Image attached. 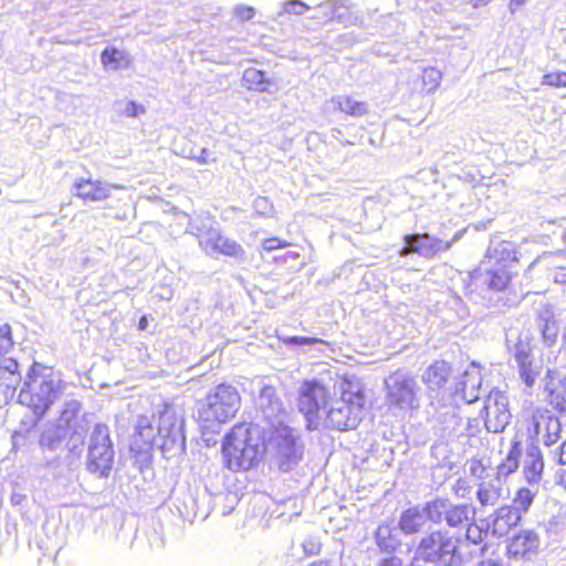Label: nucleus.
Here are the masks:
<instances>
[{"mask_svg": "<svg viewBox=\"0 0 566 566\" xmlns=\"http://www.w3.org/2000/svg\"><path fill=\"white\" fill-rule=\"evenodd\" d=\"M537 326L544 344L548 347L555 345L559 334V324L551 305L543 304L538 308Z\"/></svg>", "mask_w": 566, "mask_h": 566, "instance_id": "obj_24", "label": "nucleus"}, {"mask_svg": "<svg viewBox=\"0 0 566 566\" xmlns=\"http://www.w3.org/2000/svg\"><path fill=\"white\" fill-rule=\"evenodd\" d=\"M563 342L566 344V329L563 333ZM547 374L552 378L566 377V348H560L554 358L553 366L547 367Z\"/></svg>", "mask_w": 566, "mask_h": 566, "instance_id": "obj_40", "label": "nucleus"}, {"mask_svg": "<svg viewBox=\"0 0 566 566\" xmlns=\"http://www.w3.org/2000/svg\"><path fill=\"white\" fill-rule=\"evenodd\" d=\"M243 81L249 90L268 92V85L270 81L263 71L256 69H248L243 73Z\"/></svg>", "mask_w": 566, "mask_h": 566, "instance_id": "obj_35", "label": "nucleus"}, {"mask_svg": "<svg viewBox=\"0 0 566 566\" xmlns=\"http://www.w3.org/2000/svg\"><path fill=\"white\" fill-rule=\"evenodd\" d=\"M271 444L275 449L274 459L281 471H291L302 460L303 447L297 443L293 429H277L271 438Z\"/></svg>", "mask_w": 566, "mask_h": 566, "instance_id": "obj_13", "label": "nucleus"}, {"mask_svg": "<svg viewBox=\"0 0 566 566\" xmlns=\"http://www.w3.org/2000/svg\"><path fill=\"white\" fill-rule=\"evenodd\" d=\"M253 208L256 213L268 216L272 210V203L265 197H258L253 201Z\"/></svg>", "mask_w": 566, "mask_h": 566, "instance_id": "obj_52", "label": "nucleus"}, {"mask_svg": "<svg viewBox=\"0 0 566 566\" xmlns=\"http://www.w3.org/2000/svg\"><path fill=\"white\" fill-rule=\"evenodd\" d=\"M350 8L352 3L349 0H335L333 21L342 24L352 23L353 14L350 12Z\"/></svg>", "mask_w": 566, "mask_h": 566, "instance_id": "obj_43", "label": "nucleus"}, {"mask_svg": "<svg viewBox=\"0 0 566 566\" xmlns=\"http://www.w3.org/2000/svg\"><path fill=\"white\" fill-rule=\"evenodd\" d=\"M539 539L533 531H522L513 536L507 544L510 557L520 558L535 552L538 548Z\"/></svg>", "mask_w": 566, "mask_h": 566, "instance_id": "obj_27", "label": "nucleus"}, {"mask_svg": "<svg viewBox=\"0 0 566 566\" xmlns=\"http://www.w3.org/2000/svg\"><path fill=\"white\" fill-rule=\"evenodd\" d=\"M527 430L537 443L551 447L560 439L562 423L552 411L537 408L533 411Z\"/></svg>", "mask_w": 566, "mask_h": 566, "instance_id": "obj_16", "label": "nucleus"}, {"mask_svg": "<svg viewBox=\"0 0 566 566\" xmlns=\"http://www.w3.org/2000/svg\"><path fill=\"white\" fill-rule=\"evenodd\" d=\"M80 409L81 403L76 400H70L65 402L64 409L61 412V417L57 423H63L69 429L71 421L80 412Z\"/></svg>", "mask_w": 566, "mask_h": 566, "instance_id": "obj_47", "label": "nucleus"}, {"mask_svg": "<svg viewBox=\"0 0 566 566\" xmlns=\"http://www.w3.org/2000/svg\"><path fill=\"white\" fill-rule=\"evenodd\" d=\"M543 85L566 87V72L547 73L543 76Z\"/></svg>", "mask_w": 566, "mask_h": 566, "instance_id": "obj_51", "label": "nucleus"}, {"mask_svg": "<svg viewBox=\"0 0 566 566\" xmlns=\"http://www.w3.org/2000/svg\"><path fill=\"white\" fill-rule=\"evenodd\" d=\"M528 0H511L509 3V9L512 13H514L518 8L524 6Z\"/></svg>", "mask_w": 566, "mask_h": 566, "instance_id": "obj_60", "label": "nucleus"}, {"mask_svg": "<svg viewBox=\"0 0 566 566\" xmlns=\"http://www.w3.org/2000/svg\"><path fill=\"white\" fill-rule=\"evenodd\" d=\"M282 343L291 348L295 347H317V350L323 352L322 347L327 346V343L321 338L306 337V336H284L281 338Z\"/></svg>", "mask_w": 566, "mask_h": 566, "instance_id": "obj_37", "label": "nucleus"}, {"mask_svg": "<svg viewBox=\"0 0 566 566\" xmlns=\"http://www.w3.org/2000/svg\"><path fill=\"white\" fill-rule=\"evenodd\" d=\"M332 103L340 112L354 117H361L368 112V105L366 102L354 99L353 97L347 95H339L333 97Z\"/></svg>", "mask_w": 566, "mask_h": 566, "instance_id": "obj_32", "label": "nucleus"}, {"mask_svg": "<svg viewBox=\"0 0 566 566\" xmlns=\"http://www.w3.org/2000/svg\"><path fill=\"white\" fill-rule=\"evenodd\" d=\"M365 402L359 382L340 380L325 411L326 426L338 431L357 428L363 419Z\"/></svg>", "mask_w": 566, "mask_h": 566, "instance_id": "obj_4", "label": "nucleus"}, {"mask_svg": "<svg viewBox=\"0 0 566 566\" xmlns=\"http://www.w3.org/2000/svg\"><path fill=\"white\" fill-rule=\"evenodd\" d=\"M504 481L500 476L492 475L490 479L480 482L476 499L482 506H494L504 496Z\"/></svg>", "mask_w": 566, "mask_h": 566, "instance_id": "obj_26", "label": "nucleus"}, {"mask_svg": "<svg viewBox=\"0 0 566 566\" xmlns=\"http://www.w3.org/2000/svg\"><path fill=\"white\" fill-rule=\"evenodd\" d=\"M329 403L328 391L318 380H305L298 389L297 407L305 416L308 430H316L321 423V410Z\"/></svg>", "mask_w": 566, "mask_h": 566, "instance_id": "obj_11", "label": "nucleus"}, {"mask_svg": "<svg viewBox=\"0 0 566 566\" xmlns=\"http://www.w3.org/2000/svg\"><path fill=\"white\" fill-rule=\"evenodd\" d=\"M442 73L436 67H427L422 73L423 90L427 94L433 93L441 83Z\"/></svg>", "mask_w": 566, "mask_h": 566, "instance_id": "obj_41", "label": "nucleus"}, {"mask_svg": "<svg viewBox=\"0 0 566 566\" xmlns=\"http://www.w3.org/2000/svg\"><path fill=\"white\" fill-rule=\"evenodd\" d=\"M492 0H469V3L473 7V8H481V7H484L486 4H489Z\"/></svg>", "mask_w": 566, "mask_h": 566, "instance_id": "obj_61", "label": "nucleus"}, {"mask_svg": "<svg viewBox=\"0 0 566 566\" xmlns=\"http://www.w3.org/2000/svg\"><path fill=\"white\" fill-rule=\"evenodd\" d=\"M13 346V340L11 337V328L8 324L0 326V369L2 367L8 366V361H17L14 358L4 357V354L8 353Z\"/></svg>", "mask_w": 566, "mask_h": 566, "instance_id": "obj_38", "label": "nucleus"}, {"mask_svg": "<svg viewBox=\"0 0 566 566\" xmlns=\"http://www.w3.org/2000/svg\"><path fill=\"white\" fill-rule=\"evenodd\" d=\"M521 518L522 515L517 509H513L512 506L506 505L501 506L492 516V521L489 522L490 530L492 531V534L496 537L505 536L513 526H516L518 524Z\"/></svg>", "mask_w": 566, "mask_h": 566, "instance_id": "obj_25", "label": "nucleus"}, {"mask_svg": "<svg viewBox=\"0 0 566 566\" xmlns=\"http://www.w3.org/2000/svg\"><path fill=\"white\" fill-rule=\"evenodd\" d=\"M535 497V491L527 489V488H521L514 497V504L515 506L513 509H517L518 512H526L530 506L532 505Z\"/></svg>", "mask_w": 566, "mask_h": 566, "instance_id": "obj_44", "label": "nucleus"}, {"mask_svg": "<svg viewBox=\"0 0 566 566\" xmlns=\"http://www.w3.org/2000/svg\"><path fill=\"white\" fill-rule=\"evenodd\" d=\"M551 276L556 283L566 285V266L555 269Z\"/></svg>", "mask_w": 566, "mask_h": 566, "instance_id": "obj_56", "label": "nucleus"}, {"mask_svg": "<svg viewBox=\"0 0 566 566\" xmlns=\"http://www.w3.org/2000/svg\"><path fill=\"white\" fill-rule=\"evenodd\" d=\"M241 398L235 387L220 384L206 397L198 410V418L206 427L209 423H224L233 418L240 408Z\"/></svg>", "mask_w": 566, "mask_h": 566, "instance_id": "obj_7", "label": "nucleus"}, {"mask_svg": "<svg viewBox=\"0 0 566 566\" xmlns=\"http://www.w3.org/2000/svg\"><path fill=\"white\" fill-rule=\"evenodd\" d=\"M235 13L241 20L248 21L254 17V9L252 7L240 6L235 9Z\"/></svg>", "mask_w": 566, "mask_h": 566, "instance_id": "obj_55", "label": "nucleus"}, {"mask_svg": "<svg viewBox=\"0 0 566 566\" xmlns=\"http://www.w3.org/2000/svg\"><path fill=\"white\" fill-rule=\"evenodd\" d=\"M461 428V437H475L481 432V424L478 418H464Z\"/></svg>", "mask_w": 566, "mask_h": 566, "instance_id": "obj_50", "label": "nucleus"}, {"mask_svg": "<svg viewBox=\"0 0 566 566\" xmlns=\"http://www.w3.org/2000/svg\"><path fill=\"white\" fill-rule=\"evenodd\" d=\"M389 524H381L375 532V539L378 547L385 552H392L398 545V539L392 536Z\"/></svg>", "mask_w": 566, "mask_h": 566, "instance_id": "obj_36", "label": "nucleus"}, {"mask_svg": "<svg viewBox=\"0 0 566 566\" xmlns=\"http://www.w3.org/2000/svg\"><path fill=\"white\" fill-rule=\"evenodd\" d=\"M147 326H148L147 317H146V316H142V317L139 318V322H138V328H139L140 331H145V329L147 328Z\"/></svg>", "mask_w": 566, "mask_h": 566, "instance_id": "obj_63", "label": "nucleus"}, {"mask_svg": "<svg viewBox=\"0 0 566 566\" xmlns=\"http://www.w3.org/2000/svg\"><path fill=\"white\" fill-rule=\"evenodd\" d=\"M479 566H501V564L497 560L489 558L482 560Z\"/></svg>", "mask_w": 566, "mask_h": 566, "instance_id": "obj_62", "label": "nucleus"}, {"mask_svg": "<svg viewBox=\"0 0 566 566\" xmlns=\"http://www.w3.org/2000/svg\"><path fill=\"white\" fill-rule=\"evenodd\" d=\"M18 401L30 408L40 419L60 398L63 391L62 380L52 368L33 363L23 380Z\"/></svg>", "mask_w": 566, "mask_h": 566, "instance_id": "obj_2", "label": "nucleus"}, {"mask_svg": "<svg viewBox=\"0 0 566 566\" xmlns=\"http://www.w3.org/2000/svg\"><path fill=\"white\" fill-rule=\"evenodd\" d=\"M386 401L389 409L409 411L420 407V387L408 371L397 370L385 379Z\"/></svg>", "mask_w": 566, "mask_h": 566, "instance_id": "obj_10", "label": "nucleus"}, {"mask_svg": "<svg viewBox=\"0 0 566 566\" xmlns=\"http://www.w3.org/2000/svg\"><path fill=\"white\" fill-rule=\"evenodd\" d=\"M482 378L479 371H465L454 382L453 389L448 397L460 403H473L480 397Z\"/></svg>", "mask_w": 566, "mask_h": 566, "instance_id": "obj_19", "label": "nucleus"}, {"mask_svg": "<svg viewBox=\"0 0 566 566\" xmlns=\"http://www.w3.org/2000/svg\"><path fill=\"white\" fill-rule=\"evenodd\" d=\"M427 520L436 524L446 523L449 527H459L474 518L475 509L467 503H453L449 499L438 497L424 504Z\"/></svg>", "mask_w": 566, "mask_h": 566, "instance_id": "obj_12", "label": "nucleus"}, {"mask_svg": "<svg viewBox=\"0 0 566 566\" xmlns=\"http://www.w3.org/2000/svg\"><path fill=\"white\" fill-rule=\"evenodd\" d=\"M490 531L489 521L481 520L478 523L469 524L467 527V541L472 544H481Z\"/></svg>", "mask_w": 566, "mask_h": 566, "instance_id": "obj_39", "label": "nucleus"}, {"mask_svg": "<svg viewBox=\"0 0 566 566\" xmlns=\"http://www.w3.org/2000/svg\"><path fill=\"white\" fill-rule=\"evenodd\" d=\"M287 243L285 241L280 240L279 238H269L263 241V249L265 251H273L277 248H284Z\"/></svg>", "mask_w": 566, "mask_h": 566, "instance_id": "obj_54", "label": "nucleus"}, {"mask_svg": "<svg viewBox=\"0 0 566 566\" xmlns=\"http://www.w3.org/2000/svg\"><path fill=\"white\" fill-rule=\"evenodd\" d=\"M145 112V107L142 104H138L134 101H129L124 109V114L127 117H138L140 114H144Z\"/></svg>", "mask_w": 566, "mask_h": 566, "instance_id": "obj_53", "label": "nucleus"}, {"mask_svg": "<svg viewBox=\"0 0 566 566\" xmlns=\"http://www.w3.org/2000/svg\"><path fill=\"white\" fill-rule=\"evenodd\" d=\"M184 411L178 406L164 403L150 420L140 416L136 424L134 443L140 440L139 449L158 448L166 459L180 455L186 451V436L184 432Z\"/></svg>", "mask_w": 566, "mask_h": 566, "instance_id": "obj_1", "label": "nucleus"}, {"mask_svg": "<svg viewBox=\"0 0 566 566\" xmlns=\"http://www.w3.org/2000/svg\"><path fill=\"white\" fill-rule=\"evenodd\" d=\"M511 279V273L504 266H499L486 272L484 283L491 290L503 291L509 285Z\"/></svg>", "mask_w": 566, "mask_h": 566, "instance_id": "obj_34", "label": "nucleus"}, {"mask_svg": "<svg viewBox=\"0 0 566 566\" xmlns=\"http://www.w3.org/2000/svg\"><path fill=\"white\" fill-rule=\"evenodd\" d=\"M256 406L263 418L268 420L271 426H274L276 422L281 423L280 417L283 412V403L277 397L273 386L264 385L260 389Z\"/></svg>", "mask_w": 566, "mask_h": 566, "instance_id": "obj_20", "label": "nucleus"}, {"mask_svg": "<svg viewBox=\"0 0 566 566\" xmlns=\"http://www.w3.org/2000/svg\"><path fill=\"white\" fill-rule=\"evenodd\" d=\"M101 63L107 71L126 70L132 64L129 54L115 46H106L101 53Z\"/></svg>", "mask_w": 566, "mask_h": 566, "instance_id": "obj_29", "label": "nucleus"}, {"mask_svg": "<svg viewBox=\"0 0 566 566\" xmlns=\"http://www.w3.org/2000/svg\"><path fill=\"white\" fill-rule=\"evenodd\" d=\"M544 461L541 450L532 446L527 449L524 460V475L530 483H537L543 473Z\"/></svg>", "mask_w": 566, "mask_h": 566, "instance_id": "obj_31", "label": "nucleus"}, {"mask_svg": "<svg viewBox=\"0 0 566 566\" xmlns=\"http://www.w3.org/2000/svg\"><path fill=\"white\" fill-rule=\"evenodd\" d=\"M431 405L436 408V418L441 424L442 430L447 431L449 436L460 438L461 428L464 422V417L461 412V403L443 395L436 401L432 400Z\"/></svg>", "mask_w": 566, "mask_h": 566, "instance_id": "obj_17", "label": "nucleus"}, {"mask_svg": "<svg viewBox=\"0 0 566 566\" xmlns=\"http://www.w3.org/2000/svg\"><path fill=\"white\" fill-rule=\"evenodd\" d=\"M310 9L311 7L302 0H287L282 3V11L279 12V17L283 14L302 15Z\"/></svg>", "mask_w": 566, "mask_h": 566, "instance_id": "obj_46", "label": "nucleus"}, {"mask_svg": "<svg viewBox=\"0 0 566 566\" xmlns=\"http://www.w3.org/2000/svg\"><path fill=\"white\" fill-rule=\"evenodd\" d=\"M460 238V232H457L450 241H444L429 233L407 234L403 238L405 245L400 250V255L405 256L409 253H417L422 258L432 259L440 252L448 251Z\"/></svg>", "mask_w": 566, "mask_h": 566, "instance_id": "obj_15", "label": "nucleus"}, {"mask_svg": "<svg viewBox=\"0 0 566 566\" xmlns=\"http://www.w3.org/2000/svg\"><path fill=\"white\" fill-rule=\"evenodd\" d=\"M69 429L63 423H48L42 430L39 444L42 449L57 451L61 449Z\"/></svg>", "mask_w": 566, "mask_h": 566, "instance_id": "obj_28", "label": "nucleus"}, {"mask_svg": "<svg viewBox=\"0 0 566 566\" xmlns=\"http://www.w3.org/2000/svg\"><path fill=\"white\" fill-rule=\"evenodd\" d=\"M379 566H403L402 560L398 557L384 558Z\"/></svg>", "mask_w": 566, "mask_h": 566, "instance_id": "obj_58", "label": "nucleus"}, {"mask_svg": "<svg viewBox=\"0 0 566 566\" xmlns=\"http://www.w3.org/2000/svg\"><path fill=\"white\" fill-rule=\"evenodd\" d=\"M486 548H488V546H486V545H483V546L481 547V549H480V551H481V553H484V552L486 551Z\"/></svg>", "mask_w": 566, "mask_h": 566, "instance_id": "obj_64", "label": "nucleus"}, {"mask_svg": "<svg viewBox=\"0 0 566 566\" xmlns=\"http://www.w3.org/2000/svg\"><path fill=\"white\" fill-rule=\"evenodd\" d=\"M426 518L424 506H412L401 513L398 524L405 534L410 535L422 528Z\"/></svg>", "mask_w": 566, "mask_h": 566, "instance_id": "obj_30", "label": "nucleus"}, {"mask_svg": "<svg viewBox=\"0 0 566 566\" xmlns=\"http://www.w3.org/2000/svg\"><path fill=\"white\" fill-rule=\"evenodd\" d=\"M113 188L122 187L105 184L101 180L80 178L74 182L73 193L83 200L96 202L109 198Z\"/></svg>", "mask_w": 566, "mask_h": 566, "instance_id": "obj_21", "label": "nucleus"}, {"mask_svg": "<svg viewBox=\"0 0 566 566\" xmlns=\"http://www.w3.org/2000/svg\"><path fill=\"white\" fill-rule=\"evenodd\" d=\"M467 490V482L462 479H458L454 486H453V491L455 492L457 495H461L463 496L464 492Z\"/></svg>", "mask_w": 566, "mask_h": 566, "instance_id": "obj_59", "label": "nucleus"}, {"mask_svg": "<svg viewBox=\"0 0 566 566\" xmlns=\"http://www.w3.org/2000/svg\"><path fill=\"white\" fill-rule=\"evenodd\" d=\"M415 559L433 566H458L461 562L459 538L436 530L422 536L415 549Z\"/></svg>", "mask_w": 566, "mask_h": 566, "instance_id": "obj_6", "label": "nucleus"}, {"mask_svg": "<svg viewBox=\"0 0 566 566\" xmlns=\"http://www.w3.org/2000/svg\"><path fill=\"white\" fill-rule=\"evenodd\" d=\"M334 7L335 0L323 1L314 8L315 13L311 18L322 20L324 22H332L334 18Z\"/></svg>", "mask_w": 566, "mask_h": 566, "instance_id": "obj_45", "label": "nucleus"}, {"mask_svg": "<svg viewBox=\"0 0 566 566\" xmlns=\"http://www.w3.org/2000/svg\"><path fill=\"white\" fill-rule=\"evenodd\" d=\"M481 416L488 432H503L512 418L507 395L499 389H492L486 396Z\"/></svg>", "mask_w": 566, "mask_h": 566, "instance_id": "obj_14", "label": "nucleus"}, {"mask_svg": "<svg viewBox=\"0 0 566 566\" xmlns=\"http://www.w3.org/2000/svg\"><path fill=\"white\" fill-rule=\"evenodd\" d=\"M185 156L197 161L200 165H207L216 161V158L212 156V153L207 148L190 149V151L188 154H185Z\"/></svg>", "mask_w": 566, "mask_h": 566, "instance_id": "obj_49", "label": "nucleus"}, {"mask_svg": "<svg viewBox=\"0 0 566 566\" xmlns=\"http://www.w3.org/2000/svg\"><path fill=\"white\" fill-rule=\"evenodd\" d=\"M264 452V443L256 426L235 424L224 437L222 455L226 467L233 472L253 468Z\"/></svg>", "mask_w": 566, "mask_h": 566, "instance_id": "obj_3", "label": "nucleus"}, {"mask_svg": "<svg viewBox=\"0 0 566 566\" xmlns=\"http://www.w3.org/2000/svg\"><path fill=\"white\" fill-rule=\"evenodd\" d=\"M85 429L83 427L78 429H74L72 434L70 436L66 447L69 451L73 454H80L82 452L84 446V433Z\"/></svg>", "mask_w": 566, "mask_h": 566, "instance_id": "obj_48", "label": "nucleus"}, {"mask_svg": "<svg viewBox=\"0 0 566 566\" xmlns=\"http://www.w3.org/2000/svg\"><path fill=\"white\" fill-rule=\"evenodd\" d=\"M9 367L0 369V407L6 406L15 395L22 382L18 361H8Z\"/></svg>", "mask_w": 566, "mask_h": 566, "instance_id": "obj_23", "label": "nucleus"}, {"mask_svg": "<svg viewBox=\"0 0 566 566\" xmlns=\"http://www.w3.org/2000/svg\"><path fill=\"white\" fill-rule=\"evenodd\" d=\"M522 453L520 442H514L505 458V460L494 469V474L501 479H505L507 475L516 471L518 468V458Z\"/></svg>", "mask_w": 566, "mask_h": 566, "instance_id": "obj_33", "label": "nucleus"}, {"mask_svg": "<svg viewBox=\"0 0 566 566\" xmlns=\"http://www.w3.org/2000/svg\"><path fill=\"white\" fill-rule=\"evenodd\" d=\"M114 457L109 428L104 423L95 424L88 438L86 470L98 478H108Z\"/></svg>", "mask_w": 566, "mask_h": 566, "instance_id": "obj_9", "label": "nucleus"}, {"mask_svg": "<svg viewBox=\"0 0 566 566\" xmlns=\"http://www.w3.org/2000/svg\"><path fill=\"white\" fill-rule=\"evenodd\" d=\"M442 304L439 308V316L443 324L448 326L457 325L458 323L465 322L469 316V308L463 303L462 298L453 293H448L444 301H439Z\"/></svg>", "mask_w": 566, "mask_h": 566, "instance_id": "obj_22", "label": "nucleus"}, {"mask_svg": "<svg viewBox=\"0 0 566 566\" xmlns=\"http://www.w3.org/2000/svg\"><path fill=\"white\" fill-rule=\"evenodd\" d=\"M505 345L512 367L517 370L521 381L527 388H532L539 377L543 366L535 358L531 339L511 332L506 334Z\"/></svg>", "mask_w": 566, "mask_h": 566, "instance_id": "obj_8", "label": "nucleus"}, {"mask_svg": "<svg viewBox=\"0 0 566 566\" xmlns=\"http://www.w3.org/2000/svg\"><path fill=\"white\" fill-rule=\"evenodd\" d=\"M467 467H468L469 473L472 476H474L475 479L480 480L481 482L490 479L492 475H495L494 469L486 468L483 464L482 460H480V459L473 458V459L469 460L467 463Z\"/></svg>", "mask_w": 566, "mask_h": 566, "instance_id": "obj_42", "label": "nucleus"}, {"mask_svg": "<svg viewBox=\"0 0 566 566\" xmlns=\"http://www.w3.org/2000/svg\"><path fill=\"white\" fill-rule=\"evenodd\" d=\"M557 462L562 465L566 464V440L558 447L556 451Z\"/></svg>", "mask_w": 566, "mask_h": 566, "instance_id": "obj_57", "label": "nucleus"}, {"mask_svg": "<svg viewBox=\"0 0 566 566\" xmlns=\"http://www.w3.org/2000/svg\"><path fill=\"white\" fill-rule=\"evenodd\" d=\"M451 374V366L444 360H438L431 364L422 374L421 379L428 387L430 398H433V394H437L436 399H439L446 395L447 397L452 391L453 387H446L449 382Z\"/></svg>", "mask_w": 566, "mask_h": 566, "instance_id": "obj_18", "label": "nucleus"}, {"mask_svg": "<svg viewBox=\"0 0 566 566\" xmlns=\"http://www.w3.org/2000/svg\"><path fill=\"white\" fill-rule=\"evenodd\" d=\"M187 233L198 239L200 249L209 256L222 254L238 261L245 259V251L235 240L222 235L217 223L210 218L190 219Z\"/></svg>", "mask_w": 566, "mask_h": 566, "instance_id": "obj_5", "label": "nucleus"}]
</instances>
